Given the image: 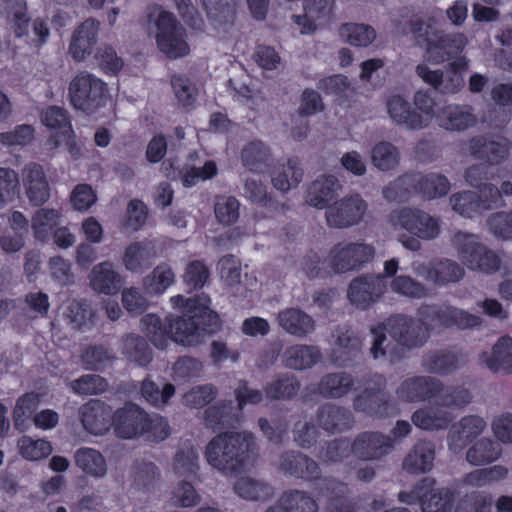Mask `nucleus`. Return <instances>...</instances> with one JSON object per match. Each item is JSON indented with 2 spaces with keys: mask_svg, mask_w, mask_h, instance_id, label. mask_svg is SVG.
<instances>
[{
  "mask_svg": "<svg viewBox=\"0 0 512 512\" xmlns=\"http://www.w3.org/2000/svg\"><path fill=\"white\" fill-rule=\"evenodd\" d=\"M370 354L374 360L389 359L397 362L407 351L421 348L429 339L428 328L416 318L395 314L382 324L371 328Z\"/></svg>",
  "mask_w": 512,
  "mask_h": 512,
  "instance_id": "f257e3e1",
  "label": "nucleus"
},
{
  "mask_svg": "<svg viewBox=\"0 0 512 512\" xmlns=\"http://www.w3.org/2000/svg\"><path fill=\"white\" fill-rule=\"evenodd\" d=\"M255 436L249 431H224L214 436L205 447L207 463L225 476L240 473L255 457Z\"/></svg>",
  "mask_w": 512,
  "mask_h": 512,
  "instance_id": "f03ea898",
  "label": "nucleus"
},
{
  "mask_svg": "<svg viewBox=\"0 0 512 512\" xmlns=\"http://www.w3.org/2000/svg\"><path fill=\"white\" fill-rule=\"evenodd\" d=\"M171 300L175 305L186 307L183 315L167 318L169 338L176 343L195 346L206 330L218 323V315L210 309V298L205 294L188 299L179 295Z\"/></svg>",
  "mask_w": 512,
  "mask_h": 512,
  "instance_id": "7ed1b4c3",
  "label": "nucleus"
},
{
  "mask_svg": "<svg viewBox=\"0 0 512 512\" xmlns=\"http://www.w3.org/2000/svg\"><path fill=\"white\" fill-rule=\"evenodd\" d=\"M449 241L459 261L468 270L489 275L500 269L499 256L481 241L479 235L463 230H453Z\"/></svg>",
  "mask_w": 512,
  "mask_h": 512,
  "instance_id": "20e7f679",
  "label": "nucleus"
},
{
  "mask_svg": "<svg viewBox=\"0 0 512 512\" xmlns=\"http://www.w3.org/2000/svg\"><path fill=\"white\" fill-rule=\"evenodd\" d=\"M382 374H372L364 382L363 391L353 399V408L374 418H384L394 410L392 396Z\"/></svg>",
  "mask_w": 512,
  "mask_h": 512,
  "instance_id": "39448f33",
  "label": "nucleus"
},
{
  "mask_svg": "<svg viewBox=\"0 0 512 512\" xmlns=\"http://www.w3.org/2000/svg\"><path fill=\"white\" fill-rule=\"evenodd\" d=\"M368 212L367 200L358 192L349 193L329 204L325 210V223L330 229H349L361 224Z\"/></svg>",
  "mask_w": 512,
  "mask_h": 512,
  "instance_id": "423d86ee",
  "label": "nucleus"
},
{
  "mask_svg": "<svg viewBox=\"0 0 512 512\" xmlns=\"http://www.w3.org/2000/svg\"><path fill=\"white\" fill-rule=\"evenodd\" d=\"M375 256L373 245L362 242H339L329 251L327 262L335 273H347L360 270Z\"/></svg>",
  "mask_w": 512,
  "mask_h": 512,
  "instance_id": "0eeeda50",
  "label": "nucleus"
},
{
  "mask_svg": "<svg viewBox=\"0 0 512 512\" xmlns=\"http://www.w3.org/2000/svg\"><path fill=\"white\" fill-rule=\"evenodd\" d=\"M105 91L103 81L90 73L80 72L70 82V102L77 110L91 114L102 106Z\"/></svg>",
  "mask_w": 512,
  "mask_h": 512,
  "instance_id": "6e6552de",
  "label": "nucleus"
},
{
  "mask_svg": "<svg viewBox=\"0 0 512 512\" xmlns=\"http://www.w3.org/2000/svg\"><path fill=\"white\" fill-rule=\"evenodd\" d=\"M468 69V60L460 57L448 64L444 70H432L425 64L416 67V74L440 94H455L464 86L462 71Z\"/></svg>",
  "mask_w": 512,
  "mask_h": 512,
  "instance_id": "1a4fd4ad",
  "label": "nucleus"
},
{
  "mask_svg": "<svg viewBox=\"0 0 512 512\" xmlns=\"http://www.w3.org/2000/svg\"><path fill=\"white\" fill-rule=\"evenodd\" d=\"M157 45L167 57L176 59L188 54L185 30L170 12L160 11L156 19Z\"/></svg>",
  "mask_w": 512,
  "mask_h": 512,
  "instance_id": "9d476101",
  "label": "nucleus"
},
{
  "mask_svg": "<svg viewBox=\"0 0 512 512\" xmlns=\"http://www.w3.org/2000/svg\"><path fill=\"white\" fill-rule=\"evenodd\" d=\"M393 449V438L380 431L360 432L350 443L351 453L361 461H380Z\"/></svg>",
  "mask_w": 512,
  "mask_h": 512,
  "instance_id": "9b49d317",
  "label": "nucleus"
},
{
  "mask_svg": "<svg viewBox=\"0 0 512 512\" xmlns=\"http://www.w3.org/2000/svg\"><path fill=\"white\" fill-rule=\"evenodd\" d=\"M393 225L423 240H433L440 234V220L413 208H402L393 214Z\"/></svg>",
  "mask_w": 512,
  "mask_h": 512,
  "instance_id": "f8f14e48",
  "label": "nucleus"
},
{
  "mask_svg": "<svg viewBox=\"0 0 512 512\" xmlns=\"http://www.w3.org/2000/svg\"><path fill=\"white\" fill-rule=\"evenodd\" d=\"M148 425V414L134 404L117 409L112 416L114 432L122 439H134L144 435Z\"/></svg>",
  "mask_w": 512,
  "mask_h": 512,
  "instance_id": "ddd939ff",
  "label": "nucleus"
},
{
  "mask_svg": "<svg viewBox=\"0 0 512 512\" xmlns=\"http://www.w3.org/2000/svg\"><path fill=\"white\" fill-rule=\"evenodd\" d=\"M487 427L483 417L475 414L465 415L450 424L447 444L450 451L460 453L468 444L480 436Z\"/></svg>",
  "mask_w": 512,
  "mask_h": 512,
  "instance_id": "4468645a",
  "label": "nucleus"
},
{
  "mask_svg": "<svg viewBox=\"0 0 512 512\" xmlns=\"http://www.w3.org/2000/svg\"><path fill=\"white\" fill-rule=\"evenodd\" d=\"M385 289L386 284L382 274H365L351 281L347 296L352 304L364 309L375 303L383 295Z\"/></svg>",
  "mask_w": 512,
  "mask_h": 512,
  "instance_id": "2eb2a0df",
  "label": "nucleus"
},
{
  "mask_svg": "<svg viewBox=\"0 0 512 512\" xmlns=\"http://www.w3.org/2000/svg\"><path fill=\"white\" fill-rule=\"evenodd\" d=\"M279 469L286 475L317 484L321 477L319 464L306 454L289 450L279 457Z\"/></svg>",
  "mask_w": 512,
  "mask_h": 512,
  "instance_id": "dca6fc26",
  "label": "nucleus"
},
{
  "mask_svg": "<svg viewBox=\"0 0 512 512\" xmlns=\"http://www.w3.org/2000/svg\"><path fill=\"white\" fill-rule=\"evenodd\" d=\"M442 381L430 375L413 376L403 380L396 388L397 397L405 402H425L441 391Z\"/></svg>",
  "mask_w": 512,
  "mask_h": 512,
  "instance_id": "f3484780",
  "label": "nucleus"
},
{
  "mask_svg": "<svg viewBox=\"0 0 512 512\" xmlns=\"http://www.w3.org/2000/svg\"><path fill=\"white\" fill-rule=\"evenodd\" d=\"M468 151L474 159L494 166L508 158L509 145L505 139L479 135L468 141Z\"/></svg>",
  "mask_w": 512,
  "mask_h": 512,
  "instance_id": "a211bd4d",
  "label": "nucleus"
},
{
  "mask_svg": "<svg viewBox=\"0 0 512 512\" xmlns=\"http://www.w3.org/2000/svg\"><path fill=\"white\" fill-rule=\"evenodd\" d=\"M465 364V355L461 351L450 349H432L421 358V367L432 375L448 376Z\"/></svg>",
  "mask_w": 512,
  "mask_h": 512,
  "instance_id": "6ab92c4d",
  "label": "nucleus"
},
{
  "mask_svg": "<svg viewBox=\"0 0 512 512\" xmlns=\"http://www.w3.org/2000/svg\"><path fill=\"white\" fill-rule=\"evenodd\" d=\"M315 421L320 428L330 434L350 430L355 423L354 415L348 408L331 402L318 407Z\"/></svg>",
  "mask_w": 512,
  "mask_h": 512,
  "instance_id": "aec40b11",
  "label": "nucleus"
},
{
  "mask_svg": "<svg viewBox=\"0 0 512 512\" xmlns=\"http://www.w3.org/2000/svg\"><path fill=\"white\" fill-rule=\"evenodd\" d=\"M435 120L439 127L450 132H464L478 122L473 107L459 104L443 106L437 111Z\"/></svg>",
  "mask_w": 512,
  "mask_h": 512,
  "instance_id": "412c9836",
  "label": "nucleus"
},
{
  "mask_svg": "<svg viewBox=\"0 0 512 512\" xmlns=\"http://www.w3.org/2000/svg\"><path fill=\"white\" fill-rule=\"evenodd\" d=\"M79 419L84 429L93 435H104L112 423V409L104 402L91 399L78 410Z\"/></svg>",
  "mask_w": 512,
  "mask_h": 512,
  "instance_id": "4be33fe9",
  "label": "nucleus"
},
{
  "mask_svg": "<svg viewBox=\"0 0 512 512\" xmlns=\"http://www.w3.org/2000/svg\"><path fill=\"white\" fill-rule=\"evenodd\" d=\"M158 257V249L151 240L135 241L130 243L122 256V264L126 270L142 274L148 270Z\"/></svg>",
  "mask_w": 512,
  "mask_h": 512,
  "instance_id": "5701e85b",
  "label": "nucleus"
},
{
  "mask_svg": "<svg viewBox=\"0 0 512 512\" xmlns=\"http://www.w3.org/2000/svg\"><path fill=\"white\" fill-rule=\"evenodd\" d=\"M100 22L88 18L74 30L69 45V53L76 61H83L90 55L98 42Z\"/></svg>",
  "mask_w": 512,
  "mask_h": 512,
  "instance_id": "b1692460",
  "label": "nucleus"
},
{
  "mask_svg": "<svg viewBox=\"0 0 512 512\" xmlns=\"http://www.w3.org/2000/svg\"><path fill=\"white\" fill-rule=\"evenodd\" d=\"M22 176L29 203L35 207L44 205L50 198V186L43 168L36 163L27 164Z\"/></svg>",
  "mask_w": 512,
  "mask_h": 512,
  "instance_id": "393cba45",
  "label": "nucleus"
},
{
  "mask_svg": "<svg viewBox=\"0 0 512 512\" xmlns=\"http://www.w3.org/2000/svg\"><path fill=\"white\" fill-rule=\"evenodd\" d=\"M339 179L331 174L317 177L307 188L305 201L317 209H327L330 202L342 190Z\"/></svg>",
  "mask_w": 512,
  "mask_h": 512,
  "instance_id": "a878e982",
  "label": "nucleus"
},
{
  "mask_svg": "<svg viewBox=\"0 0 512 512\" xmlns=\"http://www.w3.org/2000/svg\"><path fill=\"white\" fill-rule=\"evenodd\" d=\"M467 44L468 39L463 33L442 32L436 41L430 42V48H426V53L430 61L440 64L457 57Z\"/></svg>",
  "mask_w": 512,
  "mask_h": 512,
  "instance_id": "bb28decb",
  "label": "nucleus"
},
{
  "mask_svg": "<svg viewBox=\"0 0 512 512\" xmlns=\"http://www.w3.org/2000/svg\"><path fill=\"white\" fill-rule=\"evenodd\" d=\"M315 490L327 499L328 512H354V504L348 498V487L334 478L324 477L315 484Z\"/></svg>",
  "mask_w": 512,
  "mask_h": 512,
  "instance_id": "cd10ccee",
  "label": "nucleus"
},
{
  "mask_svg": "<svg viewBox=\"0 0 512 512\" xmlns=\"http://www.w3.org/2000/svg\"><path fill=\"white\" fill-rule=\"evenodd\" d=\"M335 0H309L303 15H293L301 33H313L319 25L327 22L333 14Z\"/></svg>",
  "mask_w": 512,
  "mask_h": 512,
  "instance_id": "c85d7f7f",
  "label": "nucleus"
},
{
  "mask_svg": "<svg viewBox=\"0 0 512 512\" xmlns=\"http://www.w3.org/2000/svg\"><path fill=\"white\" fill-rule=\"evenodd\" d=\"M333 338L336 350L334 351L335 363L348 366L350 362L361 354L362 342L357 333L346 325L336 327Z\"/></svg>",
  "mask_w": 512,
  "mask_h": 512,
  "instance_id": "c756f323",
  "label": "nucleus"
},
{
  "mask_svg": "<svg viewBox=\"0 0 512 512\" xmlns=\"http://www.w3.org/2000/svg\"><path fill=\"white\" fill-rule=\"evenodd\" d=\"M355 387V378L348 372L338 371L323 375L315 391L325 399H340L350 394Z\"/></svg>",
  "mask_w": 512,
  "mask_h": 512,
  "instance_id": "7c9ffc66",
  "label": "nucleus"
},
{
  "mask_svg": "<svg viewBox=\"0 0 512 512\" xmlns=\"http://www.w3.org/2000/svg\"><path fill=\"white\" fill-rule=\"evenodd\" d=\"M387 112L392 121L407 129L419 130L428 125L427 119L411 108L410 103L400 95H392L386 102Z\"/></svg>",
  "mask_w": 512,
  "mask_h": 512,
  "instance_id": "2f4dec72",
  "label": "nucleus"
},
{
  "mask_svg": "<svg viewBox=\"0 0 512 512\" xmlns=\"http://www.w3.org/2000/svg\"><path fill=\"white\" fill-rule=\"evenodd\" d=\"M279 326L288 334L305 338L315 331V320L300 308H285L277 315Z\"/></svg>",
  "mask_w": 512,
  "mask_h": 512,
  "instance_id": "473e14b6",
  "label": "nucleus"
},
{
  "mask_svg": "<svg viewBox=\"0 0 512 512\" xmlns=\"http://www.w3.org/2000/svg\"><path fill=\"white\" fill-rule=\"evenodd\" d=\"M90 287L97 293L116 294L122 286V276L109 261L95 265L88 275Z\"/></svg>",
  "mask_w": 512,
  "mask_h": 512,
  "instance_id": "72a5a7b5",
  "label": "nucleus"
},
{
  "mask_svg": "<svg viewBox=\"0 0 512 512\" xmlns=\"http://www.w3.org/2000/svg\"><path fill=\"white\" fill-rule=\"evenodd\" d=\"M512 338L503 336L498 339L492 348V353L483 352L480 355V362L492 372L503 371L506 374L512 373Z\"/></svg>",
  "mask_w": 512,
  "mask_h": 512,
  "instance_id": "f704fd0d",
  "label": "nucleus"
},
{
  "mask_svg": "<svg viewBox=\"0 0 512 512\" xmlns=\"http://www.w3.org/2000/svg\"><path fill=\"white\" fill-rule=\"evenodd\" d=\"M435 458V445L431 441H418L406 455L403 469L409 473H425L431 470Z\"/></svg>",
  "mask_w": 512,
  "mask_h": 512,
  "instance_id": "c9c22d12",
  "label": "nucleus"
},
{
  "mask_svg": "<svg viewBox=\"0 0 512 512\" xmlns=\"http://www.w3.org/2000/svg\"><path fill=\"white\" fill-rule=\"evenodd\" d=\"M454 419L448 410L423 407L413 412L412 423L419 429L426 431H443L450 427Z\"/></svg>",
  "mask_w": 512,
  "mask_h": 512,
  "instance_id": "e433bc0d",
  "label": "nucleus"
},
{
  "mask_svg": "<svg viewBox=\"0 0 512 512\" xmlns=\"http://www.w3.org/2000/svg\"><path fill=\"white\" fill-rule=\"evenodd\" d=\"M284 364L293 370L309 369L321 359V352L313 345L297 344L288 347L283 354Z\"/></svg>",
  "mask_w": 512,
  "mask_h": 512,
  "instance_id": "4c0bfd02",
  "label": "nucleus"
},
{
  "mask_svg": "<svg viewBox=\"0 0 512 512\" xmlns=\"http://www.w3.org/2000/svg\"><path fill=\"white\" fill-rule=\"evenodd\" d=\"M132 486L142 492L154 491L161 480L160 469L148 461H135L131 469Z\"/></svg>",
  "mask_w": 512,
  "mask_h": 512,
  "instance_id": "58836bf2",
  "label": "nucleus"
},
{
  "mask_svg": "<svg viewBox=\"0 0 512 512\" xmlns=\"http://www.w3.org/2000/svg\"><path fill=\"white\" fill-rule=\"evenodd\" d=\"M241 161L250 171L261 172L272 162L271 150L261 140L251 141L242 148Z\"/></svg>",
  "mask_w": 512,
  "mask_h": 512,
  "instance_id": "ea45409f",
  "label": "nucleus"
},
{
  "mask_svg": "<svg viewBox=\"0 0 512 512\" xmlns=\"http://www.w3.org/2000/svg\"><path fill=\"white\" fill-rule=\"evenodd\" d=\"M500 443L490 438L477 440L466 452V460L473 466H484L500 458Z\"/></svg>",
  "mask_w": 512,
  "mask_h": 512,
  "instance_id": "a19ab883",
  "label": "nucleus"
},
{
  "mask_svg": "<svg viewBox=\"0 0 512 512\" xmlns=\"http://www.w3.org/2000/svg\"><path fill=\"white\" fill-rule=\"evenodd\" d=\"M473 395L464 385H448L442 382L441 391L436 395L439 407L446 410H463L472 402Z\"/></svg>",
  "mask_w": 512,
  "mask_h": 512,
  "instance_id": "79ce46f5",
  "label": "nucleus"
},
{
  "mask_svg": "<svg viewBox=\"0 0 512 512\" xmlns=\"http://www.w3.org/2000/svg\"><path fill=\"white\" fill-rule=\"evenodd\" d=\"M74 461L87 475L102 478L107 474V464L104 456L96 449L82 447L76 450Z\"/></svg>",
  "mask_w": 512,
  "mask_h": 512,
  "instance_id": "37998d69",
  "label": "nucleus"
},
{
  "mask_svg": "<svg viewBox=\"0 0 512 512\" xmlns=\"http://www.w3.org/2000/svg\"><path fill=\"white\" fill-rule=\"evenodd\" d=\"M238 412L231 400L219 401L204 411V424L212 429L233 426L238 421Z\"/></svg>",
  "mask_w": 512,
  "mask_h": 512,
  "instance_id": "c03bdc74",
  "label": "nucleus"
},
{
  "mask_svg": "<svg viewBox=\"0 0 512 512\" xmlns=\"http://www.w3.org/2000/svg\"><path fill=\"white\" fill-rule=\"evenodd\" d=\"M175 277L172 267L162 262L143 278V289L149 295H161L175 282Z\"/></svg>",
  "mask_w": 512,
  "mask_h": 512,
  "instance_id": "a18cd8bd",
  "label": "nucleus"
},
{
  "mask_svg": "<svg viewBox=\"0 0 512 512\" xmlns=\"http://www.w3.org/2000/svg\"><path fill=\"white\" fill-rule=\"evenodd\" d=\"M5 15L7 24L16 37L28 35L31 18L25 0H6Z\"/></svg>",
  "mask_w": 512,
  "mask_h": 512,
  "instance_id": "49530a36",
  "label": "nucleus"
},
{
  "mask_svg": "<svg viewBox=\"0 0 512 512\" xmlns=\"http://www.w3.org/2000/svg\"><path fill=\"white\" fill-rule=\"evenodd\" d=\"M300 389V382L291 373H282L269 382L264 392L270 400H290L294 398Z\"/></svg>",
  "mask_w": 512,
  "mask_h": 512,
  "instance_id": "de8ad7c7",
  "label": "nucleus"
},
{
  "mask_svg": "<svg viewBox=\"0 0 512 512\" xmlns=\"http://www.w3.org/2000/svg\"><path fill=\"white\" fill-rule=\"evenodd\" d=\"M415 174L417 192L426 199H435L445 196L451 189V184L447 177L438 173H429L426 175Z\"/></svg>",
  "mask_w": 512,
  "mask_h": 512,
  "instance_id": "09e8293b",
  "label": "nucleus"
},
{
  "mask_svg": "<svg viewBox=\"0 0 512 512\" xmlns=\"http://www.w3.org/2000/svg\"><path fill=\"white\" fill-rule=\"evenodd\" d=\"M235 492L246 500L265 501L270 499L274 490L268 483L251 477H242L234 485Z\"/></svg>",
  "mask_w": 512,
  "mask_h": 512,
  "instance_id": "8fccbe9b",
  "label": "nucleus"
},
{
  "mask_svg": "<svg viewBox=\"0 0 512 512\" xmlns=\"http://www.w3.org/2000/svg\"><path fill=\"white\" fill-rule=\"evenodd\" d=\"M432 283L444 286L457 283L465 276V269L462 263L444 258L433 263Z\"/></svg>",
  "mask_w": 512,
  "mask_h": 512,
  "instance_id": "3c124183",
  "label": "nucleus"
},
{
  "mask_svg": "<svg viewBox=\"0 0 512 512\" xmlns=\"http://www.w3.org/2000/svg\"><path fill=\"white\" fill-rule=\"evenodd\" d=\"M509 469L503 465H494L489 468L476 469L463 478V484L470 487L481 488L492 485L508 477Z\"/></svg>",
  "mask_w": 512,
  "mask_h": 512,
  "instance_id": "603ef678",
  "label": "nucleus"
},
{
  "mask_svg": "<svg viewBox=\"0 0 512 512\" xmlns=\"http://www.w3.org/2000/svg\"><path fill=\"white\" fill-rule=\"evenodd\" d=\"M61 213L55 208H40L31 218V229L35 238L46 242L51 230L58 224Z\"/></svg>",
  "mask_w": 512,
  "mask_h": 512,
  "instance_id": "864d4df0",
  "label": "nucleus"
},
{
  "mask_svg": "<svg viewBox=\"0 0 512 512\" xmlns=\"http://www.w3.org/2000/svg\"><path fill=\"white\" fill-rule=\"evenodd\" d=\"M122 353L139 366H146L152 359L151 349L139 335L129 334L122 338Z\"/></svg>",
  "mask_w": 512,
  "mask_h": 512,
  "instance_id": "5fc2aeb1",
  "label": "nucleus"
},
{
  "mask_svg": "<svg viewBox=\"0 0 512 512\" xmlns=\"http://www.w3.org/2000/svg\"><path fill=\"white\" fill-rule=\"evenodd\" d=\"M209 20L215 27L230 25L234 21L236 0H202Z\"/></svg>",
  "mask_w": 512,
  "mask_h": 512,
  "instance_id": "6e6d98bb",
  "label": "nucleus"
},
{
  "mask_svg": "<svg viewBox=\"0 0 512 512\" xmlns=\"http://www.w3.org/2000/svg\"><path fill=\"white\" fill-rule=\"evenodd\" d=\"M449 204L455 213L464 218L472 219L482 213L477 192L473 190L453 193L449 197Z\"/></svg>",
  "mask_w": 512,
  "mask_h": 512,
  "instance_id": "4d7b16f0",
  "label": "nucleus"
},
{
  "mask_svg": "<svg viewBox=\"0 0 512 512\" xmlns=\"http://www.w3.org/2000/svg\"><path fill=\"white\" fill-rule=\"evenodd\" d=\"M371 161L377 169L390 171L399 165L400 152L392 143L381 141L372 148Z\"/></svg>",
  "mask_w": 512,
  "mask_h": 512,
  "instance_id": "13d9d810",
  "label": "nucleus"
},
{
  "mask_svg": "<svg viewBox=\"0 0 512 512\" xmlns=\"http://www.w3.org/2000/svg\"><path fill=\"white\" fill-rule=\"evenodd\" d=\"M340 36L350 45L367 47L376 38V31L366 24L345 23L339 28Z\"/></svg>",
  "mask_w": 512,
  "mask_h": 512,
  "instance_id": "bf43d9fd",
  "label": "nucleus"
},
{
  "mask_svg": "<svg viewBox=\"0 0 512 512\" xmlns=\"http://www.w3.org/2000/svg\"><path fill=\"white\" fill-rule=\"evenodd\" d=\"M277 503L282 505L288 512H317L316 501L305 491L288 490L278 499Z\"/></svg>",
  "mask_w": 512,
  "mask_h": 512,
  "instance_id": "052dcab7",
  "label": "nucleus"
},
{
  "mask_svg": "<svg viewBox=\"0 0 512 512\" xmlns=\"http://www.w3.org/2000/svg\"><path fill=\"white\" fill-rule=\"evenodd\" d=\"M417 191L415 174H404L383 188V197L389 202L406 201L412 192Z\"/></svg>",
  "mask_w": 512,
  "mask_h": 512,
  "instance_id": "680f3d73",
  "label": "nucleus"
},
{
  "mask_svg": "<svg viewBox=\"0 0 512 512\" xmlns=\"http://www.w3.org/2000/svg\"><path fill=\"white\" fill-rule=\"evenodd\" d=\"M482 318L455 306H445L444 328L456 327L460 330L473 329L481 326Z\"/></svg>",
  "mask_w": 512,
  "mask_h": 512,
  "instance_id": "e2e57ef3",
  "label": "nucleus"
},
{
  "mask_svg": "<svg viewBox=\"0 0 512 512\" xmlns=\"http://www.w3.org/2000/svg\"><path fill=\"white\" fill-rule=\"evenodd\" d=\"M303 177V170L298 166L296 161L289 160L281 169L274 172L272 176V184L282 192H286L293 187L298 186Z\"/></svg>",
  "mask_w": 512,
  "mask_h": 512,
  "instance_id": "0e129e2a",
  "label": "nucleus"
},
{
  "mask_svg": "<svg viewBox=\"0 0 512 512\" xmlns=\"http://www.w3.org/2000/svg\"><path fill=\"white\" fill-rule=\"evenodd\" d=\"M141 325L147 337L156 348L164 349L168 344L169 328L155 314H147L141 318Z\"/></svg>",
  "mask_w": 512,
  "mask_h": 512,
  "instance_id": "69168bd1",
  "label": "nucleus"
},
{
  "mask_svg": "<svg viewBox=\"0 0 512 512\" xmlns=\"http://www.w3.org/2000/svg\"><path fill=\"white\" fill-rule=\"evenodd\" d=\"M141 395L156 407L167 404L168 400L174 395L175 387L170 383H165L162 388L160 385L150 380L144 379L141 384Z\"/></svg>",
  "mask_w": 512,
  "mask_h": 512,
  "instance_id": "338daca9",
  "label": "nucleus"
},
{
  "mask_svg": "<svg viewBox=\"0 0 512 512\" xmlns=\"http://www.w3.org/2000/svg\"><path fill=\"white\" fill-rule=\"evenodd\" d=\"M453 493L447 488L433 489L421 502L423 512H452Z\"/></svg>",
  "mask_w": 512,
  "mask_h": 512,
  "instance_id": "774afa93",
  "label": "nucleus"
}]
</instances>
